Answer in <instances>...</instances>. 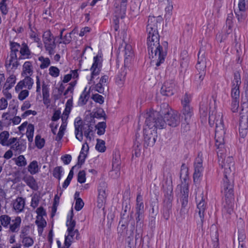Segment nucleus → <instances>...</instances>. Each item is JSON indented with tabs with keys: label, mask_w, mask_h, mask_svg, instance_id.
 <instances>
[{
	"label": "nucleus",
	"mask_w": 248,
	"mask_h": 248,
	"mask_svg": "<svg viewBox=\"0 0 248 248\" xmlns=\"http://www.w3.org/2000/svg\"><path fill=\"white\" fill-rule=\"evenodd\" d=\"M163 21L161 16H149L146 31L148 34L147 45L150 58L155 61V65L159 66L164 63L167 55L168 43L163 41L159 43L160 36L158 29L163 26Z\"/></svg>",
	"instance_id": "nucleus-1"
},
{
	"label": "nucleus",
	"mask_w": 248,
	"mask_h": 248,
	"mask_svg": "<svg viewBox=\"0 0 248 248\" xmlns=\"http://www.w3.org/2000/svg\"><path fill=\"white\" fill-rule=\"evenodd\" d=\"M221 192L224 196L223 210L228 215H231L233 212L234 200L233 176L223 177Z\"/></svg>",
	"instance_id": "nucleus-2"
},
{
	"label": "nucleus",
	"mask_w": 248,
	"mask_h": 248,
	"mask_svg": "<svg viewBox=\"0 0 248 248\" xmlns=\"http://www.w3.org/2000/svg\"><path fill=\"white\" fill-rule=\"evenodd\" d=\"M145 124L148 128L156 129H163L166 127L165 120L163 117L160 115L156 110H150L145 114Z\"/></svg>",
	"instance_id": "nucleus-3"
},
{
	"label": "nucleus",
	"mask_w": 248,
	"mask_h": 248,
	"mask_svg": "<svg viewBox=\"0 0 248 248\" xmlns=\"http://www.w3.org/2000/svg\"><path fill=\"white\" fill-rule=\"evenodd\" d=\"M221 150H219L217 152V155L219 165L222 168H224V177L233 176L235 170L234 159L232 156H228L223 159L221 155H219L218 152ZM220 154L222 155V153Z\"/></svg>",
	"instance_id": "nucleus-4"
},
{
	"label": "nucleus",
	"mask_w": 248,
	"mask_h": 248,
	"mask_svg": "<svg viewBox=\"0 0 248 248\" xmlns=\"http://www.w3.org/2000/svg\"><path fill=\"white\" fill-rule=\"evenodd\" d=\"M206 198L203 196L202 192L198 197H196V201L197 202V207L201 221L199 223L200 227L202 228L203 222L204 221V212L207 208Z\"/></svg>",
	"instance_id": "nucleus-5"
},
{
	"label": "nucleus",
	"mask_w": 248,
	"mask_h": 248,
	"mask_svg": "<svg viewBox=\"0 0 248 248\" xmlns=\"http://www.w3.org/2000/svg\"><path fill=\"white\" fill-rule=\"evenodd\" d=\"M144 136V147L147 148L149 146H153L155 141L157 137L156 130L148 128L143 129Z\"/></svg>",
	"instance_id": "nucleus-6"
},
{
	"label": "nucleus",
	"mask_w": 248,
	"mask_h": 248,
	"mask_svg": "<svg viewBox=\"0 0 248 248\" xmlns=\"http://www.w3.org/2000/svg\"><path fill=\"white\" fill-rule=\"evenodd\" d=\"M233 77V80L232 81L231 97L232 99L239 100V88L241 83L240 73L235 72Z\"/></svg>",
	"instance_id": "nucleus-7"
},
{
	"label": "nucleus",
	"mask_w": 248,
	"mask_h": 248,
	"mask_svg": "<svg viewBox=\"0 0 248 248\" xmlns=\"http://www.w3.org/2000/svg\"><path fill=\"white\" fill-rule=\"evenodd\" d=\"M127 0H115L114 4L115 17L124 18L126 14Z\"/></svg>",
	"instance_id": "nucleus-8"
},
{
	"label": "nucleus",
	"mask_w": 248,
	"mask_h": 248,
	"mask_svg": "<svg viewBox=\"0 0 248 248\" xmlns=\"http://www.w3.org/2000/svg\"><path fill=\"white\" fill-rule=\"evenodd\" d=\"M203 168L202 167V159L199 157L196 158L194 163V172L193 178L194 183L198 184L200 182L201 178L202 176V171Z\"/></svg>",
	"instance_id": "nucleus-9"
},
{
	"label": "nucleus",
	"mask_w": 248,
	"mask_h": 248,
	"mask_svg": "<svg viewBox=\"0 0 248 248\" xmlns=\"http://www.w3.org/2000/svg\"><path fill=\"white\" fill-rule=\"evenodd\" d=\"M239 119V131L240 136L245 138L248 132V114L241 112Z\"/></svg>",
	"instance_id": "nucleus-10"
},
{
	"label": "nucleus",
	"mask_w": 248,
	"mask_h": 248,
	"mask_svg": "<svg viewBox=\"0 0 248 248\" xmlns=\"http://www.w3.org/2000/svg\"><path fill=\"white\" fill-rule=\"evenodd\" d=\"M164 118L166 125H168L173 127L177 126L181 122L180 115L176 111H172Z\"/></svg>",
	"instance_id": "nucleus-11"
},
{
	"label": "nucleus",
	"mask_w": 248,
	"mask_h": 248,
	"mask_svg": "<svg viewBox=\"0 0 248 248\" xmlns=\"http://www.w3.org/2000/svg\"><path fill=\"white\" fill-rule=\"evenodd\" d=\"M102 59L101 55L98 54L96 56L93 57V62L90 68L92 71L90 80L92 81L94 78V76L98 75L101 71L102 67Z\"/></svg>",
	"instance_id": "nucleus-12"
},
{
	"label": "nucleus",
	"mask_w": 248,
	"mask_h": 248,
	"mask_svg": "<svg viewBox=\"0 0 248 248\" xmlns=\"http://www.w3.org/2000/svg\"><path fill=\"white\" fill-rule=\"evenodd\" d=\"M20 45L21 44L18 43L14 41H10V59L9 63H7V62L5 63V66L6 68L10 67L12 62H14V60L18 59V58L17 56V53L19 52V50L20 49Z\"/></svg>",
	"instance_id": "nucleus-13"
},
{
	"label": "nucleus",
	"mask_w": 248,
	"mask_h": 248,
	"mask_svg": "<svg viewBox=\"0 0 248 248\" xmlns=\"http://www.w3.org/2000/svg\"><path fill=\"white\" fill-rule=\"evenodd\" d=\"M196 68L198 73L206 74V60L205 57L204 50L202 49H200L199 52L198 62Z\"/></svg>",
	"instance_id": "nucleus-14"
},
{
	"label": "nucleus",
	"mask_w": 248,
	"mask_h": 248,
	"mask_svg": "<svg viewBox=\"0 0 248 248\" xmlns=\"http://www.w3.org/2000/svg\"><path fill=\"white\" fill-rule=\"evenodd\" d=\"M181 193L182 196L180 199V202L181 203V209L180 212H184L187 209L188 202V193L189 188L188 185L187 184H185L184 186H180Z\"/></svg>",
	"instance_id": "nucleus-15"
},
{
	"label": "nucleus",
	"mask_w": 248,
	"mask_h": 248,
	"mask_svg": "<svg viewBox=\"0 0 248 248\" xmlns=\"http://www.w3.org/2000/svg\"><path fill=\"white\" fill-rule=\"evenodd\" d=\"M175 83L172 80L165 82L161 88V93L164 96H170L175 92Z\"/></svg>",
	"instance_id": "nucleus-16"
},
{
	"label": "nucleus",
	"mask_w": 248,
	"mask_h": 248,
	"mask_svg": "<svg viewBox=\"0 0 248 248\" xmlns=\"http://www.w3.org/2000/svg\"><path fill=\"white\" fill-rule=\"evenodd\" d=\"M225 132L223 128H220L217 126L215 131V146L218 149H222L224 147V135Z\"/></svg>",
	"instance_id": "nucleus-17"
},
{
	"label": "nucleus",
	"mask_w": 248,
	"mask_h": 248,
	"mask_svg": "<svg viewBox=\"0 0 248 248\" xmlns=\"http://www.w3.org/2000/svg\"><path fill=\"white\" fill-rule=\"evenodd\" d=\"M107 187L106 184L105 182H102L100 184V186L98 189V195L97 197V206L101 208L103 203L106 201L107 195L106 193V188Z\"/></svg>",
	"instance_id": "nucleus-18"
},
{
	"label": "nucleus",
	"mask_w": 248,
	"mask_h": 248,
	"mask_svg": "<svg viewBox=\"0 0 248 248\" xmlns=\"http://www.w3.org/2000/svg\"><path fill=\"white\" fill-rule=\"evenodd\" d=\"M20 56L18 60L29 59L31 58L33 54L31 52L27 43L22 42L19 50Z\"/></svg>",
	"instance_id": "nucleus-19"
},
{
	"label": "nucleus",
	"mask_w": 248,
	"mask_h": 248,
	"mask_svg": "<svg viewBox=\"0 0 248 248\" xmlns=\"http://www.w3.org/2000/svg\"><path fill=\"white\" fill-rule=\"evenodd\" d=\"M26 140L22 139L20 138L16 142L11 146V149H12L19 154L26 150Z\"/></svg>",
	"instance_id": "nucleus-20"
},
{
	"label": "nucleus",
	"mask_w": 248,
	"mask_h": 248,
	"mask_svg": "<svg viewBox=\"0 0 248 248\" xmlns=\"http://www.w3.org/2000/svg\"><path fill=\"white\" fill-rule=\"evenodd\" d=\"M183 115L184 116V120L186 123L188 124H189L191 118L193 115V109L190 106H183L182 110Z\"/></svg>",
	"instance_id": "nucleus-21"
},
{
	"label": "nucleus",
	"mask_w": 248,
	"mask_h": 248,
	"mask_svg": "<svg viewBox=\"0 0 248 248\" xmlns=\"http://www.w3.org/2000/svg\"><path fill=\"white\" fill-rule=\"evenodd\" d=\"M61 118L62 124L59 129L58 133L55 138V140L57 141H60L62 139L67 124V120L68 118H67L66 116L62 115Z\"/></svg>",
	"instance_id": "nucleus-22"
},
{
	"label": "nucleus",
	"mask_w": 248,
	"mask_h": 248,
	"mask_svg": "<svg viewBox=\"0 0 248 248\" xmlns=\"http://www.w3.org/2000/svg\"><path fill=\"white\" fill-rule=\"evenodd\" d=\"M12 223L10 224L9 231L12 232H17L19 230L20 225L21 223V218L20 217L17 216L14 219L12 220Z\"/></svg>",
	"instance_id": "nucleus-23"
},
{
	"label": "nucleus",
	"mask_w": 248,
	"mask_h": 248,
	"mask_svg": "<svg viewBox=\"0 0 248 248\" xmlns=\"http://www.w3.org/2000/svg\"><path fill=\"white\" fill-rule=\"evenodd\" d=\"M23 180L31 188L34 190H37L38 186L37 182L32 176L24 177Z\"/></svg>",
	"instance_id": "nucleus-24"
},
{
	"label": "nucleus",
	"mask_w": 248,
	"mask_h": 248,
	"mask_svg": "<svg viewBox=\"0 0 248 248\" xmlns=\"http://www.w3.org/2000/svg\"><path fill=\"white\" fill-rule=\"evenodd\" d=\"M25 205V200L22 197H18L14 202L13 206L16 210L23 211Z\"/></svg>",
	"instance_id": "nucleus-25"
},
{
	"label": "nucleus",
	"mask_w": 248,
	"mask_h": 248,
	"mask_svg": "<svg viewBox=\"0 0 248 248\" xmlns=\"http://www.w3.org/2000/svg\"><path fill=\"white\" fill-rule=\"evenodd\" d=\"M172 111V109L170 108L168 104L163 103L160 106L159 111H157V112L160 114V115L165 118L166 115H168Z\"/></svg>",
	"instance_id": "nucleus-26"
},
{
	"label": "nucleus",
	"mask_w": 248,
	"mask_h": 248,
	"mask_svg": "<svg viewBox=\"0 0 248 248\" xmlns=\"http://www.w3.org/2000/svg\"><path fill=\"white\" fill-rule=\"evenodd\" d=\"M33 73L32 64L30 61H27L24 62L23 65V71L22 75H27L28 74L30 76H31Z\"/></svg>",
	"instance_id": "nucleus-27"
},
{
	"label": "nucleus",
	"mask_w": 248,
	"mask_h": 248,
	"mask_svg": "<svg viewBox=\"0 0 248 248\" xmlns=\"http://www.w3.org/2000/svg\"><path fill=\"white\" fill-rule=\"evenodd\" d=\"M205 74L197 73L194 78L193 84L198 88L203 85V80L204 78Z\"/></svg>",
	"instance_id": "nucleus-28"
},
{
	"label": "nucleus",
	"mask_w": 248,
	"mask_h": 248,
	"mask_svg": "<svg viewBox=\"0 0 248 248\" xmlns=\"http://www.w3.org/2000/svg\"><path fill=\"white\" fill-rule=\"evenodd\" d=\"M45 47L46 51H48L49 55H53L55 53L54 49L56 48L55 39L51 42H45Z\"/></svg>",
	"instance_id": "nucleus-29"
},
{
	"label": "nucleus",
	"mask_w": 248,
	"mask_h": 248,
	"mask_svg": "<svg viewBox=\"0 0 248 248\" xmlns=\"http://www.w3.org/2000/svg\"><path fill=\"white\" fill-rule=\"evenodd\" d=\"M164 204L163 205L172 206V202L173 200L172 189L170 191H166L164 195Z\"/></svg>",
	"instance_id": "nucleus-30"
},
{
	"label": "nucleus",
	"mask_w": 248,
	"mask_h": 248,
	"mask_svg": "<svg viewBox=\"0 0 248 248\" xmlns=\"http://www.w3.org/2000/svg\"><path fill=\"white\" fill-rule=\"evenodd\" d=\"M28 170L31 175L37 173L39 171L37 161L33 160L31 162L28 167Z\"/></svg>",
	"instance_id": "nucleus-31"
},
{
	"label": "nucleus",
	"mask_w": 248,
	"mask_h": 248,
	"mask_svg": "<svg viewBox=\"0 0 248 248\" xmlns=\"http://www.w3.org/2000/svg\"><path fill=\"white\" fill-rule=\"evenodd\" d=\"M95 121L93 116V113L87 115L85 116L84 120V124L86 125L87 127H91L94 125Z\"/></svg>",
	"instance_id": "nucleus-32"
},
{
	"label": "nucleus",
	"mask_w": 248,
	"mask_h": 248,
	"mask_svg": "<svg viewBox=\"0 0 248 248\" xmlns=\"http://www.w3.org/2000/svg\"><path fill=\"white\" fill-rule=\"evenodd\" d=\"M11 221V217L8 215H3L0 216V224L4 228H8Z\"/></svg>",
	"instance_id": "nucleus-33"
},
{
	"label": "nucleus",
	"mask_w": 248,
	"mask_h": 248,
	"mask_svg": "<svg viewBox=\"0 0 248 248\" xmlns=\"http://www.w3.org/2000/svg\"><path fill=\"white\" fill-rule=\"evenodd\" d=\"M71 215L70 217V219H68L66 222V226L68 227L67 232H73L76 226V221L72 219L74 216L72 209L71 210Z\"/></svg>",
	"instance_id": "nucleus-34"
},
{
	"label": "nucleus",
	"mask_w": 248,
	"mask_h": 248,
	"mask_svg": "<svg viewBox=\"0 0 248 248\" xmlns=\"http://www.w3.org/2000/svg\"><path fill=\"white\" fill-rule=\"evenodd\" d=\"M34 130V125L31 124H29L27 127L26 135L30 142H31L33 141Z\"/></svg>",
	"instance_id": "nucleus-35"
},
{
	"label": "nucleus",
	"mask_w": 248,
	"mask_h": 248,
	"mask_svg": "<svg viewBox=\"0 0 248 248\" xmlns=\"http://www.w3.org/2000/svg\"><path fill=\"white\" fill-rule=\"evenodd\" d=\"M87 88H85L84 91L80 95L79 99V102L81 103L82 105H84L87 103L90 95V91L86 92V90Z\"/></svg>",
	"instance_id": "nucleus-36"
},
{
	"label": "nucleus",
	"mask_w": 248,
	"mask_h": 248,
	"mask_svg": "<svg viewBox=\"0 0 248 248\" xmlns=\"http://www.w3.org/2000/svg\"><path fill=\"white\" fill-rule=\"evenodd\" d=\"M54 39H56V37L52 35L50 30H48L44 32L43 35L44 43L45 42H51Z\"/></svg>",
	"instance_id": "nucleus-37"
},
{
	"label": "nucleus",
	"mask_w": 248,
	"mask_h": 248,
	"mask_svg": "<svg viewBox=\"0 0 248 248\" xmlns=\"http://www.w3.org/2000/svg\"><path fill=\"white\" fill-rule=\"evenodd\" d=\"M63 173V169L62 166L55 167L52 172L53 176L60 180L61 179Z\"/></svg>",
	"instance_id": "nucleus-38"
},
{
	"label": "nucleus",
	"mask_w": 248,
	"mask_h": 248,
	"mask_svg": "<svg viewBox=\"0 0 248 248\" xmlns=\"http://www.w3.org/2000/svg\"><path fill=\"white\" fill-rule=\"evenodd\" d=\"M9 137V133L7 131H4L0 133V143L5 146Z\"/></svg>",
	"instance_id": "nucleus-39"
},
{
	"label": "nucleus",
	"mask_w": 248,
	"mask_h": 248,
	"mask_svg": "<svg viewBox=\"0 0 248 248\" xmlns=\"http://www.w3.org/2000/svg\"><path fill=\"white\" fill-rule=\"evenodd\" d=\"M95 149L100 152L103 153L106 150L105 142L104 140L97 139Z\"/></svg>",
	"instance_id": "nucleus-40"
},
{
	"label": "nucleus",
	"mask_w": 248,
	"mask_h": 248,
	"mask_svg": "<svg viewBox=\"0 0 248 248\" xmlns=\"http://www.w3.org/2000/svg\"><path fill=\"white\" fill-rule=\"evenodd\" d=\"M188 174V167L186 165L185 163H183L181 167L180 172V177L181 179L183 175H184V177L183 178L184 181L185 182L186 181L187 177Z\"/></svg>",
	"instance_id": "nucleus-41"
},
{
	"label": "nucleus",
	"mask_w": 248,
	"mask_h": 248,
	"mask_svg": "<svg viewBox=\"0 0 248 248\" xmlns=\"http://www.w3.org/2000/svg\"><path fill=\"white\" fill-rule=\"evenodd\" d=\"M35 143L36 146L39 149L43 148L45 145V140L43 138H41L40 135L36 136L35 138Z\"/></svg>",
	"instance_id": "nucleus-42"
},
{
	"label": "nucleus",
	"mask_w": 248,
	"mask_h": 248,
	"mask_svg": "<svg viewBox=\"0 0 248 248\" xmlns=\"http://www.w3.org/2000/svg\"><path fill=\"white\" fill-rule=\"evenodd\" d=\"M38 60L42 62L40 65V67L42 69L47 68L50 64V61L48 58H45L43 56H40L39 57Z\"/></svg>",
	"instance_id": "nucleus-43"
},
{
	"label": "nucleus",
	"mask_w": 248,
	"mask_h": 248,
	"mask_svg": "<svg viewBox=\"0 0 248 248\" xmlns=\"http://www.w3.org/2000/svg\"><path fill=\"white\" fill-rule=\"evenodd\" d=\"M18 101L16 100L13 99L10 101L9 108L12 109V115H16L17 112Z\"/></svg>",
	"instance_id": "nucleus-44"
},
{
	"label": "nucleus",
	"mask_w": 248,
	"mask_h": 248,
	"mask_svg": "<svg viewBox=\"0 0 248 248\" xmlns=\"http://www.w3.org/2000/svg\"><path fill=\"white\" fill-rule=\"evenodd\" d=\"M172 206L163 205V216L165 219L168 220L170 218V215L171 214Z\"/></svg>",
	"instance_id": "nucleus-45"
},
{
	"label": "nucleus",
	"mask_w": 248,
	"mask_h": 248,
	"mask_svg": "<svg viewBox=\"0 0 248 248\" xmlns=\"http://www.w3.org/2000/svg\"><path fill=\"white\" fill-rule=\"evenodd\" d=\"M30 229V227L29 225H25L22 226L20 232L19 237L20 239L28 236Z\"/></svg>",
	"instance_id": "nucleus-46"
},
{
	"label": "nucleus",
	"mask_w": 248,
	"mask_h": 248,
	"mask_svg": "<svg viewBox=\"0 0 248 248\" xmlns=\"http://www.w3.org/2000/svg\"><path fill=\"white\" fill-rule=\"evenodd\" d=\"M126 75V72L125 71L124 68H121L120 72L118 74L116 81L117 82L119 83V82H123L124 81Z\"/></svg>",
	"instance_id": "nucleus-47"
},
{
	"label": "nucleus",
	"mask_w": 248,
	"mask_h": 248,
	"mask_svg": "<svg viewBox=\"0 0 248 248\" xmlns=\"http://www.w3.org/2000/svg\"><path fill=\"white\" fill-rule=\"evenodd\" d=\"M235 15L239 22L242 23L244 22L246 18V14L244 10H239V11L235 12Z\"/></svg>",
	"instance_id": "nucleus-48"
},
{
	"label": "nucleus",
	"mask_w": 248,
	"mask_h": 248,
	"mask_svg": "<svg viewBox=\"0 0 248 248\" xmlns=\"http://www.w3.org/2000/svg\"><path fill=\"white\" fill-rule=\"evenodd\" d=\"M167 1L168 3V5L165 8L166 14L165 16L166 18H169L170 17V16L172 14L173 6L171 2L170 1V0H167Z\"/></svg>",
	"instance_id": "nucleus-49"
},
{
	"label": "nucleus",
	"mask_w": 248,
	"mask_h": 248,
	"mask_svg": "<svg viewBox=\"0 0 248 248\" xmlns=\"http://www.w3.org/2000/svg\"><path fill=\"white\" fill-rule=\"evenodd\" d=\"M22 243L25 247L29 248L33 244L34 241L31 237L28 236L22 238Z\"/></svg>",
	"instance_id": "nucleus-50"
},
{
	"label": "nucleus",
	"mask_w": 248,
	"mask_h": 248,
	"mask_svg": "<svg viewBox=\"0 0 248 248\" xmlns=\"http://www.w3.org/2000/svg\"><path fill=\"white\" fill-rule=\"evenodd\" d=\"M16 164L19 167L25 166L27 165L26 160L23 155H20L16 160Z\"/></svg>",
	"instance_id": "nucleus-51"
},
{
	"label": "nucleus",
	"mask_w": 248,
	"mask_h": 248,
	"mask_svg": "<svg viewBox=\"0 0 248 248\" xmlns=\"http://www.w3.org/2000/svg\"><path fill=\"white\" fill-rule=\"evenodd\" d=\"M25 87L27 86L28 89L30 90L31 89L33 84V80L30 76H26L23 80H22Z\"/></svg>",
	"instance_id": "nucleus-52"
},
{
	"label": "nucleus",
	"mask_w": 248,
	"mask_h": 248,
	"mask_svg": "<svg viewBox=\"0 0 248 248\" xmlns=\"http://www.w3.org/2000/svg\"><path fill=\"white\" fill-rule=\"evenodd\" d=\"M93 116L94 118H96L97 119H100L103 117L105 120L106 119L107 117L104 110L102 108L98 109L97 111L93 113Z\"/></svg>",
	"instance_id": "nucleus-53"
},
{
	"label": "nucleus",
	"mask_w": 248,
	"mask_h": 248,
	"mask_svg": "<svg viewBox=\"0 0 248 248\" xmlns=\"http://www.w3.org/2000/svg\"><path fill=\"white\" fill-rule=\"evenodd\" d=\"M82 123V121L80 118L79 120L75 121V132H79L80 131H83V130L85 128Z\"/></svg>",
	"instance_id": "nucleus-54"
},
{
	"label": "nucleus",
	"mask_w": 248,
	"mask_h": 248,
	"mask_svg": "<svg viewBox=\"0 0 248 248\" xmlns=\"http://www.w3.org/2000/svg\"><path fill=\"white\" fill-rule=\"evenodd\" d=\"M86 172L84 170H80L78 174V182L80 184L86 181Z\"/></svg>",
	"instance_id": "nucleus-55"
},
{
	"label": "nucleus",
	"mask_w": 248,
	"mask_h": 248,
	"mask_svg": "<svg viewBox=\"0 0 248 248\" xmlns=\"http://www.w3.org/2000/svg\"><path fill=\"white\" fill-rule=\"evenodd\" d=\"M91 98L95 102L98 103L100 104H102L104 102V97L98 93L93 94Z\"/></svg>",
	"instance_id": "nucleus-56"
},
{
	"label": "nucleus",
	"mask_w": 248,
	"mask_h": 248,
	"mask_svg": "<svg viewBox=\"0 0 248 248\" xmlns=\"http://www.w3.org/2000/svg\"><path fill=\"white\" fill-rule=\"evenodd\" d=\"M84 202L80 198H78L76 200L75 209L76 211H80L84 206Z\"/></svg>",
	"instance_id": "nucleus-57"
},
{
	"label": "nucleus",
	"mask_w": 248,
	"mask_h": 248,
	"mask_svg": "<svg viewBox=\"0 0 248 248\" xmlns=\"http://www.w3.org/2000/svg\"><path fill=\"white\" fill-rule=\"evenodd\" d=\"M16 77L15 75H12L8 77L7 79L6 83L8 84V88H12L14 84L16 83Z\"/></svg>",
	"instance_id": "nucleus-58"
},
{
	"label": "nucleus",
	"mask_w": 248,
	"mask_h": 248,
	"mask_svg": "<svg viewBox=\"0 0 248 248\" xmlns=\"http://www.w3.org/2000/svg\"><path fill=\"white\" fill-rule=\"evenodd\" d=\"M60 197L56 195L54 199V202L52 208V216L54 215L57 210V206L59 204Z\"/></svg>",
	"instance_id": "nucleus-59"
},
{
	"label": "nucleus",
	"mask_w": 248,
	"mask_h": 248,
	"mask_svg": "<svg viewBox=\"0 0 248 248\" xmlns=\"http://www.w3.org/2000/svg\"><path fill=\"white\" fill-rule=\"evenodd\" d=\"M35 222L38 228H45L46 226V222L42 217L39 219L37 218Z\"/></svg>",
	"instance_id": "nucleus-60"
},
{
	"label": "nucleus",
	"mask_w": 248,
	"mask_h": 248,
	"mask_svg": "<svg viewBox=\"0 0 248 248\" xmlns=\"http://www.w3.org/2000/svg\"><path fill=\"white\" fill-rule=\"evenodd\" d=\"M49 74L53 77H57L59 75V69L55 66H51L49 69Z\"/></svg>",
	"instance_id": "nucleus-61"
},
{
	"label": "nucleus",
	"mask_w": 248,
	"mask_h": 248,
	"mask_svg": "<svg viewBox=\"0 0 248 248\" xmlns=\"http://www.w3.org/2000/svg\"><path fill=\"white\" fill-rule=\"evenodd\" d=\"M239 100L232 99L231 109L233 112H236L239 107Z\"/></svg>",
	"instance_id": "nucleus-62"
},
{
	"label": "nucleus",
	"mask_w": 248,
	"mask_h": 248,
	"mask_svg": "<svg viewBox=\"0 0 248 248\" xmlns=\"http://www.w3.org/2000/svg\"><path fill=\"white\" fill-rule=\"evenodd\" d=\"M6 0H2L0 2V10L2 14L6 15L8 13L7 5L5 3Z\"/></svg>",
	"instance_id": "nucleus-63"
},
{
	"label": "nucleus",
	"mask_w": 248,
	"mask_h": 248,
	"mask_svg": "<svg viewBox=\"0 0 248 248\" xmlns=\"http://www.w3.org/2000/svg\"><path fill=\"white\" fill-rule=\"evenodd\" d=\"M36 212L37 214V219H39V217H43V216H46V211L42 206H40L38 208L36 211Z\"/></svg>",
	"instance_id": "nucleus-64"
}]
</instances>
